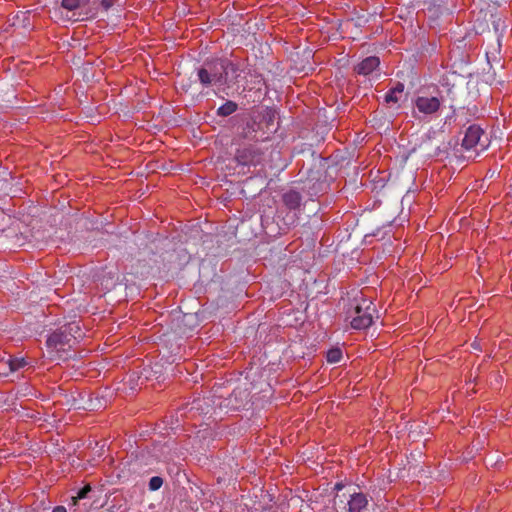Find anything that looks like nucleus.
I'll list each match as a JSON object with an SVG mask.
<instances>
[{"label":"nucleus","instance_id":"11","mask_svg":"<svg viewBox=\"0 0 512 512\" xmlns=\"http://www.w3.org/2000/svg\"><path fill=\"white\" fill-rule=\"evenodd\" d=\"M255 152L253 149L246 148V149H238L235 155L236 161L241 165H248V164H254L255 163Z\"/></svg>","mask_w":512,"mask_h":512},{"label":"nucleus","instance_id":"17","mask_svg":"<svg viewBox=\"0 0 512 512\" xmlns=\"http://www.w3.org/2000/svg\"><path fill=\"white\" fill-rule=\"evenodd\" d=\"M91 491V487L89 485L84 486L77 492V496L73 497V503L76 504L77 500L86 498L87 494Z\"/></svg>","mask_w":512,"mask_h":512},{"label":"nucleus","instance_id":"16","mask_svg":"<svg viewBox=\"0 0 512 512\" xmlns=\"http://www.w3.org/2000/svg\"><path fill=\"white\" fill-rule=\"evenodd\" d=\"M163 484V479L158 476H154L149 481V488L152 491L158 490Z\"/></svg>","mask_w":512,"mask_h":512},{"label":"nucleus","instance_id":"21","mask_svg":"<svg viewBox=\"0 0 512 512\" xmlns=\"http://www.w3.org/2000/svg\"><path fill=\"white\" fill-rule=\"evenodd\" d=\"M475 512H478V511H475Z\"/></svg>","mask_w":512,"mask_h":512},{"label":"nucleus","instance_id":"13","mask_svg":"<svg viewBox=\"0 0 512 512\" xmlns=\"http://www.w3.org/2000/svg\"><path fill=\"white\" fill-rule=\"evenodd\" d=\"M237 108H238L237 103L230 101V100L226 101L223 105H221L217 109V115L222 116V117H227V116L233 114L234 112H236Z\"/></svg>","mask_w":512,"mask_h":512},{"label":"nucleus","instance_id":"7","mask_svg":"<svg viewBox=\"0 0 512 512\" xmlns=\"http://www.w3.org/2000/svg\"><path fill=\"white\" fill-rule=\"evenodd\" d=\"M223 76L221 85H227L228 87L234 85L238 77L240 76L239 66L230 61L229 59H223Z\"/></svg>","mask_w":512,"mask_h":512},{"label":"nucleus","instance_id":"3","mask_svg":"<svg viewBox=\"0 0 512 512\" xmlns=\"http://www.w3.org/2000/svg\"><path fill=\"white\" fill-rule=\"evenodd\" d=\"M223 59L207 61L198 70V78L203 86L221 84L223 76Z\"/></svg>","mask_w":512,"mask_h":512},{"label":"nucleus","instance_id":"19","mask_svg":"<svg viewBox=\"0 0 512 512\" xmlns=\"http://www.w3.org/2000/svg\"><path fill=\"white\" fill-rule=\"evenodd\" d=\"M52 512H67L64 506H56Z\"/></svg>","mask_w":512,"mask_h":512},{"label":"nucleus","instance_id":"2","mask_svg":"<svg viewBox=\"0 0 512 512\" xmlns=\"http://www.w3.org/2000/svg\"><path fill=\"white\" fill-rule=\"evenodd\" d=\"M442 104V99L436 96H417L413 100V117L416 119H425L436 114Z\"/></svg>","mask_w":512,"mask_h":512},{"label":"nucleus","instance_id":"6","mask_svg":"<svg viewBox=\"0 0 512 512\" xmlns=\"http://www.w3.org/2000/svg\"><path fill=\"white\" fill-rule=\"evenodd\" d=\"M484 136V130L478 125H470L464 134V138L462 140V147L465 150L476 149L477 146H480V150H485L487 148V144L481 141V138Z\"/></svg>","mask_w":512,"mask_h":512},{"label":"nucleus","instance_id":"5","mask_svg":"<svg viewBox=\"0 0 512 512\" xmlns=\"http://www.w3.org/2000/svg\"><path fill=\"white\" fill-rule=\"evenodd\" d=\"M67 330L68 328L59 329L49 335L46 342L47 347L52 351L55 350L56 352L66 351L67 348H71L72 342L75 341V338L72 337L71 333Z\"/></svg>","mask_w":512,"mask_h":512},{"label":"nucleus","instance_id":"10","mask_svg":"<svg viewBox=\"0 0 512 512\" xmlns=\"http://www.w3.org/2000/svg\"><path fill=\"white\" fill-rule=\"evenodd\" d=\"M282 201L287 209L296 211L301 206L302 196L295 190H289L283 194Z\"/></svg>","mask_w":512,"mask_h":512},{"label":"nucleus","instance_id":"1","mask_svg":"<svg viewBox=\"0 0 512 512\" xmlns=\"http://www.w3.org/2000/svg\"><path fill=\"white\" fill-rule=\"evenodd\" d=\"M375 315L376 307L374 303L361 294L354 297L349 303L345 320L349 321L352 328L360 330L370 327Z\"/></svg>","mask_w":512,"mask_h":512},{"label":"nucleus","instance_id":"15","mask_svg":"<svg viewBox=\"0 0 512 512\" xmlns=\"http://www.w3.org/2000/svg\"><path fill=\"white\" fill-rule=\"evenodd\" d=\"M327 362L338 363L342 359V351L339 348H332L327 352Z\"/></svg>","mask_w":512,"mask_h":512},{"label":"nucleus","instance_id":"4","mask_svg":"<svg viewBox=\"0 0 512 512\" xmlns=\"http://www.w3.org/2000/svg\"><path fill=\"white\" fill-rule=\"evenodd\" d=\"M90 0H62V6L70 11H74L73 17L76 20H87L96 15V10L89 6Z\"/></svg>","mask_w":512,"mask_h":512},{"label":"nucleus","instance_id":"12","mask_svg":"<svg viewBox=\"0 0 512 512\" xmlns=\"http://www.w3.org/2000/svg\"><path fill=\"white\" fill-rule=\"evenodd\" d=\"M404 92V84L398 82L393 88H391L385 95L386 103H397L400 100L401 95Z\"/></svg>","mask_w":512,"mask_h":512},{"label":"nucleus","instance_id":"18","mask_svg":"<svg viewBox=\"0 0 512 512\" xmlns=\"http://www.w3.org/2000/svg\"><path fill=\"white\" fill-rule=\"evenodd\" d=\"M115 0H102L101 5L105 10H108L110 7L113 6Z\"/></svg>","mask_w":512,"mask_h":512},{"label":"nucleus","instance_id":"8","mask_svg":"<svg viewBox=\"0 0 512 512\" xmlns=\"http://www.w3.org/2000/svg\"><path fill=\"white\" fill-rule=\"evenodd\" d=\"M380 65V60L376 56H370L362 60L356 67L355 71L359 75H370Z\"/></svg>","mask_w":512,"mask_h":512},{"label":"nucleus","instance_id":"20","mask_svg":"<svg viewBox=\"0 0 512 512\" xmlns=\"http://www.w3.org/2000/svg\"><path fill=\"white\" fill-rule=\"evenodd\" d=\"M335 488H336L337 490H340V489H342V485H341V484H336Z\"/></svg>","mask_w":512,"mask_h":512},{"label":"nucleus","instance_id":"14","mask_svg":"<svg viewBox=\"0 0 512 512\" xmlns=\"http://www.w3.org/2000/svg\"><path fill=\"white\" fill-rule=\"evenodd\" d=\"M8 365H9L10 371H18L21 368H24L25 366H27L28 363H27L26 359L23 357H20V358L15 357V358H10L8 360Z\"/></svg>","mask_w":512,"mask_h":512},{"label":"nucleus","instance_id":"9","mask_svg":"<svg viewBox=\"0 0 512 512\" xmlns=\"http://www.w3.org/2000/svg\"><path fill=\"white\" fill-rule=\"evenodd\" d=\"M368 506V499L363 493H354L348 501L349 512H366Z\"/></svg>","mask_w":512,"mask_h":512}]
</instances>
